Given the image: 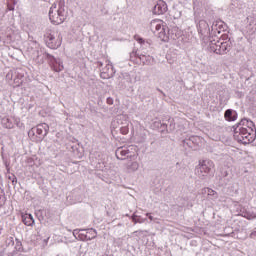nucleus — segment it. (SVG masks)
<instances>
[{
    "instance_id": "nucleus-4",
    "label": "nucleus",
    "mask_w": 256,
    "mask_h": 256,
    "mask_svg": "<svg viewBox=\"0 0 256 256\" xmlns=\"http://www.w3.org/2000/svg\"><path fill=\"white\" fill-rule=\"evenodd\" d=\"M29 137L36 141H43L46 135H49V126L47 123L38 124L28 132Z\"/></svg>"
},
{
    "instance_id": "nucleus-10",
    "label": "nucleus",
    "mask_w": 256,
    "mask_h": 256,
    "mask_svg": "<svg viewBox=\"0 0 256 256\" xmlns=\"http://www.w3.org/2000/svg\"><path fill=\"white\" fill-rule=\"evenodd\" d=\"M133 161H129L126 164V173H135L139 169V162H137V155L133 156Z\"/></svg>"
},
{
    "instance_id": "nucleus-17",
    "label": "nucleus",
    "mask_w": 256,
    "mask_h": 256,
    "mask_svg": "<svg viewBox=\"0 0 256 256\" xmlns=\"http://www.w3.org/2000/svg\"><path fill=\"white\" fill-rule=\"evenodd\" d=\"M204 192L207 193V195H209L210 197H215L217 196V191L211 189V188H205Z\"/></svg>"
},
{
    "instance_id": "nucleus-25",
    "label": "nucleus",
    "mask_w": 256,
    "mask_h": 256,
    "mask_svg": "<svg viewBox=\"0 0 256 256\" xmlns=\"http://www.w3.org/2000/svg\"><path fill=\"white\" fill-rule=\"evenodd\" d=\"M133 221H134L135 223H137V222H138L137 220H135V218H133Z\"/></svg>"
},
{
    "instance_id": "nucleus-3",
    "label": "nucleus",
    "mask_w": 256,
    "mask_h": 256,
    "mask_svg": "<svg viewBox=\"0 0 256 256\" xmlns=\"http://www.w3.org/2000/svg\"><path fill=\"white\" fill-rule=\"evenodd\" d=\"M150 29L153 31V33L158 32V38L160 41L169 43V28L167 27V24L163 22V20H152L150 23Z\"/></svg>"
},
{
    "instance_id": "nucleus-13",
    "label": "nucleus",
    "mask_w": 256,
    "mask_h": 256,
    "mask_svg": "<svg viewBox=\"0 0 256 256\" xmlns=\"http://www.w3.org/2000/svg\"><path fill=\"white\" fill-rule=\"evenodd\" d=\"M23 223L24 225H27V227H31L35 223V220L31 214H25L23 216Z\"/></svg>"
},
{
    "instance_id": "nucleus-15",
    "label": "nucleus",
    "mask_w": 256,
    "mask_h": 256,
    "mask_svg": "<svg viewBox=\"0 0 256 256\" xmlns=\"http://www.w3.org/2000/svg\"><path fill=\"white\" fill-rule=\"evenodd\" d=\"M7 201V198L5 197V191H3L2 188H0V207H3Z\"/></svg>"
},
{
    "instance_id": "nucleus-6",
    "label": "nucleus",
    "mask_w": 256,
    "mask_h": 256,
    "mask_svg": "<svg viewBox=\"0 0 256 256\" xmlns=\"http://www.w3.org/2000/svg\"><path fill=\"white\" fill-rule=\"evenodd\" d=\"M215 168V163L211 160H201L198 167V175L205 177Z\"/></svg>"
},
{
    "instance_id": "nucleus-12",
    "label": "nucleus",
    "mask_w": 256,
    "mask_h": 256,
    "mask_svg": "<svg viewBox=\"0 0 256 256\" xmlns=\"http://www.w3.org/2000/svg\"><path fill=\"white\" fill-rule=\"evenodd\" d=\"M129 155V149L127 147H120L116 150L117 159L123 160Z\"/></svg>"
},
{
    "instance_id": "nucleus-21",
    "label": "nucleus",
    "mask_w": 256,
    "mask_h": 256,
    "mask_svg": "<svg viewBox=\"0 0 256 256\" xmlns=\"http://www.w3.org/2000/svg\"><path fill=\"white\" fill-rule=\"evenodd\" d=\"M107 104L113 105V98H107Z\"/></svg>"
},
{
    "instance_id": "nucleus-24",
    "label": "nucleus",
    "mask_w": 256,
    "mask_h": 256,
    "mask_svg": "<svg viewBox=\"0 0 256 256\" xmlns=\"http://www.w3.org/2000/svg\"><path fill=\"white\" fill-rule=\"evenodd\" d=\"M229 161H233V158H232V157H230V158H229Z\"/></svg>"
},
{
    "instance_id": "nucleus-1",
    "label": "nucleus",
    "mask_w": 256,
    "mask_h": 256,
    "mask_svg": "<svg viewBox=\"0 0 256 256\" xmlns=\"http://www.w3.org/2000/svg\"><path fill=\"white\" fill-rule=\"evenodd\" d=\"M49 19L53 25H61L67 19V9L65 1H59L58 5L54 4L49 10Z\"/></svg>"
},
{
    "instance_id": "nucleus-23",
    "label": "nucleus",
    "mask_w": 256,
    "mask_h": 256,
    "mask_svg": "<svg viewBox=\"0 0 256 256\" xmlns=\"http://www.w3.org/2000/svg\"><path fill=\"white\" fill-rule=\"evenodd\" d=\"M147 217H149L150 221H153V216H149V214H147Z\"/></svg>"
},
{
    "instance_id": "nucleus-8",
    "label": "nucleus",
    "mask_w": 256,
    "mask_h": 256,
    "mask_svg": "<svg viewBox=\"0 0 256 256\" xmlns=\"http://www.w3.org/2000/svg\"><path fill=\"white\" fill-rule=\"evenodd\" d=\"M80 235L84 237V241H91V239H95V237H97V230L93 228L81 230Z\"/></svg>"
},
{
    "instance_id": "nucleus-22",
    "label": "nucleus",
    "mask_w": 256,
    "mask_h": 256,
    "mask_svg": "<svg viewBox=\"0 0 256 256\" xmlns=\"http://www.w3.org/2000/svg\"><path fill=\"white\" fill-rule=\"evenodd\" d=\"M136 41H138L140 43H143V39L142 38H139V39L136 38Z\"/></svg>"
},
{
    "instance_id": "nucleus-20",
    "label": "nucleus",
    "mask_w": 256,
    "mask_h": 256,
    "mask_svg": "<svg viewBox=\"0 0 256 256\" xmlns=\"http://www.w3.org/2000/svg\"><path fill=\"white\" fill-rule=\"evenodd\" d=\"M121 133H122V135H127V133H129V129L128 128H121Z\"/></svg>"
},
{
    "instance_id": "nucleus-9",
    "label": "nucleus",
    "mask_w": 256,
    "mask_h": 256,
    "mask_svg": "<svg viewBox=\"0 0 256 256\" xmlns=\"http://www.w3.org/2000/svg\"><path fill=\"white\" fill-rule=\"evenodd\" d=\"M167 13V3L163 0H159L154 6V15H163Z\"/></svg>"
},
{
    "instance_id": "nucleus-7",
    "label": "nucleus",
    "mask_w": 256,
    "mask_h": 256,
    "mask_svg": "<svg viewBox=\"0 0 256 256\" xmlns=\"http://www.w3.org/2000/svg\"><path fill=\"white\" fill-rule=\"evenodd\" d=\"M220 41V55H225L231 49V40L227 35H222Z\"/></svg>"
},
{
    "instance_id": "nucleus-19",
    "label": "nucleus",
    "mask_w": 256,
    "mask_h": 256,
    "mask_svg": "<svg viewBox=\"0 0 256 256\" xmlns=\"http://www.w3.org/2000/svg\"><path fill=\"white\" fill-rule=\"evenodd\" d=\"M100 77L101 79H111V77H113V74H109L107 72H101Z\"/></svg>"
},
{
    "instance_id": "nucleus-5",
    "label": "nucleus",
    "mask_w": 256,
    "mask_h": 256,
    "mask_svg": "<svg viewBox=\"0 0 256 256\" xmlns=\"http://www.w3.org/2000/svg\"><path fill=\"white\" fill-rule=\"evenodd\" d=\"M45 43L49 49H59L61 47L62 38L57 31L48 30L44 35Z\"/></svg>"
},
{
    "instance_id": "nucleus-16",
    "label": "nucleus",
    "mask_w": 256,
    "mask_h": 256,
    "mask_svg": "<svg viewBox=\"0 0 256 256\" xmlns=\"http://www.w3.org/2000/svg\"><path fill=\"white\" fill-rule=\"evenodd\" d=\"M232 115H233V111L228 109L225 111L224 117L227 121H234V119L231 117Z\"/></svg>"
},
{
    "instance_id": "nucleus-2",
    "label": "nucleus",
    "mask_w": 256,
    "mask_h": 256,
    "mask_svg": "<svg viewBox=\"0 0 256 256\" xmlns=\"http://www.w3.org/2000/svg\"><path fill=\"white\" fill-rule=\"evenodd\" d=\"M234 137L238 143L249 145L255 141V131L249 126H240L235 130Z\"/></svg>"
},
{
    "instance_id": "nucleus-14",
    "label": "nucleus",
    "mask_w": 256,
    "mask_h": 256,
    "mask_svg": "<svg viewBox=\"0 0 256 256\" xmlns=\"http://www.w3.org/2000/svg\"><path fill=\"white\" fill-rule=\"evenodd\" d=\"M212 31L214 33H221L223 31V22H216L215 24L212 25Z\"/></svg>"
},
{
    "instance_id": "nucleus-11",
    "label": "nucleus",
    "mask_w": 256,
    "mask_h": 256,
    "mask_svg": "<svg viewBox=\"0 0 256 256\" xmlns=\"http://www.w3.org/2000/svg\"><path fill=\"white\" fill-rule=\"evenodd\" d=\"M210 50L217 55H221V38L210 42Z\"/></svg>"
},
{
    "instance_id": "nucleus-18",
    "label": "nucleus",
    "mask_w": 256,
    "mask_h": 256,
    "mask_svg": "<svg viewBox=\"0 0 256 256\" xmlns=\"http://www.w3.org/2000/svg\"><path fill=\"white\" fill-rule=\"evenodd\" d=\"M52 68H53V71H56V73L63 71V65H61V64H58V66H57V63L53 64Z\"/></svg>"
}]
</instances>
